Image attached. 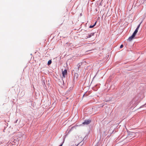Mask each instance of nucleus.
I'll use <instances>...</instances> for the list:
<instances>
[{"label":"nucleus","instance_id":"obj_1","mask_svg":"<svg viewBox=\"0 0 146 146\" xmlns=\"http://www.w3.org/2000/svg\"><path fill=\"white\" fill-rule=\"evenodd\" d=\"M135 133L133 132H130L128 134V136L127 137V138H129L131 139L132 138L135 136Z\"/></svg>","mask_w":146,"mask_h":146},{"label":"nucleus","instance_id":"obj_2","mask_svg":"<svg viewBox=\"0 0 146 146\" xmlns=\"http://www.w3.org/2000/svg\"><path fill=\"white\" fill-rule=\"evenodd\" d=\"M91 121L90 119L86 120L84 121V122L83 123L84 124L88 125L91 122Z\"/></svg>","mask_w":146,"mask_h":146},{"label":"nucleus","instance_id":"obj_3","mask_svg":"<svg viewBox=\"0 0 146 146\" xmlns=\"http://www.w3.org/2000/svg\"><path fill=\"white\" fill-rule=\"evenodd\" d=\"M67 74V70H65L64 71H62V74L63 77L65 78L66 76V75Z\"/></svg>","mask_w":146,"mask_h":146},{"label":"nucleus","instance_id":"obj_4","mask_svg":"<svg viewBox=\"0 0 146 146\" xmlns=\"http://www.w3.org/2000/svg\"><path fill=\"white\" fill-rule=\"evenodd\" d=\"M98 33L95 32L91 33V35H90L89 36H97Z\"/></svg>","mask_w":146,"mask_h":146},{"label":"nucleus","instance_id":"obj_5","mask_svg":"<svg viewBox=\"0 0 146 146\" xmlns=\"http://www.w3.org/2000/svg\"><path fill=\"white\" fill-rule=\"evenodd\" d=\"M135 37H129L127 39V40H128L129 41H131L133 39L135 38Z\"/></svg>","mask_w":146,"mask_h":146},{"label":"nucleus","instance_id":"obj_6","mask_svg":"<svg viewBox=\"0 0 146 146\" xmlns=\"http://www.w3.org/2000/svg\"><path fill=\"white\" fill-rule=\"evenodd\" d=\"M137 32V30H135L133 35L131 36H135Z\"/></svg>","mask_w":146,"mask_h":146},{"label":"nucleus","instance_id":"obj_7","mask_svg":"<svg viewBox=\"0 0 146 146\" xmlns=\"http://www.w3.org/2000/svg\"><path fill=\"white\" fill-rule=\"evenodd\" d=\"M96 22L95 23V24L94 25H90V26L89 27L90 28H92L94 27L95 26V25H96Z\"/></svg>","mask_w":146,"mask_h":146},{"label":"nucleus","instance_id":"obj_8","mask_svg":"<svg viewBox=\"0 0 146 146\" xmlns=\"http://www.w3.org/2000/svg\"><path fill=\"white\" fill-rule=\"evenodd\" d=\"M141 23L139 24L137 26V28H136V30H137V31H138V30L139 29V27H140V24H141Z\"/></svg>","mask_w":146,"mask_h":146},{"label":"nucleus","instance_id":"obj_9","mask_svg":"<svg viewBox=\"0 0 146 146\" xmlns=\"http://www.w3.org/2000/svg\"><path fill=\"white\" fill-rule=\"evenodd\" d=\"M82 64L81 63H79L78 65V69H79V68L80 67V66H81V65H82Z\"/></svg>","mask_w":146,"mask_h":146},{"label":"nucleus","instance_id":"obj_10","mask_svg":"<svg viewBox=\"0 0 146 146\" xmlns=\"http://www.w3.org/2000/svg\"><path fill=\"white\" fill-rule=\"evenodd\" d=\"M51 62H52L51 60H49L48 62V64L50 65V64L51 63Z\"/></svg>","mask_w":146,"mask_h":146},{"label":"nucleus","instance_id":"obj_11","mask_svg":"<svg viewBox=\"0 0 146 146\" xmlns=\"http://www.w3.org/2000/svg\"><path fill=\"white\" fill-rule=\"evenodd\" d=\"M123 47V44H121L120 46V48H122Z\"/></svg>","mask_w":146,"mask_h":146},{"label":"nucleus","instance_id":"obj_12","mask_svg":"<svg viewBox=\"0 0 146 146\" xmlns=\"http://www.w3.org/2000/svg\"><path fill=\"white\" fill-rule=\"evenodd\" d=\"M64 142V141H63V142L62 143V144H61L59 146H62V145Z\"/></svg>","mask_w":146,"mask_h":146},{"label":"nucleus","instance_id":"obj_13","mask_svg":"<svg viewBox=\"0 0 146 146\" xmlns=\"http://www.w3.org/2000/svg\"><path fill=\"white\" fill-rule=\"evenodd\" d=\"M90 37H88V38H90ZM88 38V37H87V38Z\"/></svg>","mask_w":146,"mask_h":146},{"label":"nucleus","instance_id":"obj_14","mask_svg":"<svg viewBox=\"0 0 146 146\" xmlns=\"http://www.w3.org/2000/svg\"><path fill=\"white\" fill-rule=\"evenodd\" d=\"M143 106H144V105L142 106L141 107H141H143Z\"/></svg>","mask_w":146,"mask_h":146},{"label":"nucleus","instance_id":"obj_15","mask_svg":"<svg viewBox=\"0 0 146 146\" xmlns=\"http://www.w3.org/2000/svg\"><path fill=\"white\" fill-rule=\"evenodd\" d=\"M17 120H17L15 122L16 123L17 122Z\"/></svg>","mask_w":146,"mask_h":146},{"label":"nucleus","instance_id":"obj_16","mask_svg":"<svg viewBox=\"0 0 146 146\" xmlns=\"http://www.w3.org/2000/svg\"><path fill=\"white\" fill-rule=\"evenodd\" d=\"M23 136L24 137V136H25V135H23Z\"/></svg>","mask_w":146,"mask_h":146},{"label":"nucleus","instance_id":"obj_17","mask_svg":"<svg viewBox=\"0 0 146 146\" xmlns=\"http://www.w3.org/2000/svg\"><path fill=\"white\" fill-rule=\"evenodd\" d=\"M93 1H95V0H93Z\"/></svg>","mask_w":146,"mask_h":146}]
</instances>
